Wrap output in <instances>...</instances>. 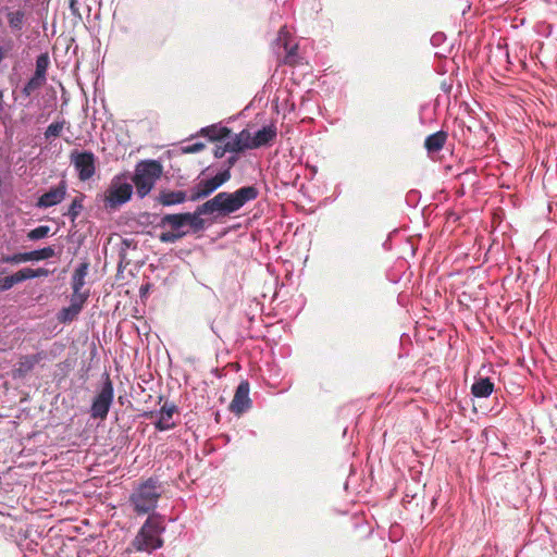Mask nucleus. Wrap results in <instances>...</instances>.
<instances>
[{
	"label": "nucleus",
	"mask_w": 557,
	"mask_h": 557,
	"mask_svg": "<svg viewBox=\"0 0 557 557\" xmlns=\"http://www.w3.org/2000/svg\"><path fill=\"white\" fill-rule=\"evenodd\" d=\"M259 196L256 186H244L233 193L221 191L213 198L202 203V211L226 216L243 208L247 202L253 201Z\"/></svg>",
	"instance_id": "obj_1"
},
{
	"label": "nucleus",
	"mask_w": 557,
	"mask_h": 557,
	"mask_svg": "<svg viewBox=\"0 0 557 557\" xmlns=\"http://www.w3.org/2000/svg\"><path fill=\"white\" fill-rule=\"evenodd\" d=\"M164 529V521L160 516H149L133 541L135 549L137 552H152L162 547L163 540L160 535Z\"/></svg>",
	"instance_id": "obj_2"
},
{
	"label": "nucleus",
	"mask_w": 557,
	"mask_h": 557,
	"mask_svg": "<svg viewBox=\"0 0 557 557\" xmlns=\"http://www.w3.org/2000/svg\"><path fill=\"white\" fill-rule=\"evenodd\" d=\"M162 172L163 168L157 160L140 161L136 165L132 181L140 198L146 197L151 191Z\"/></svg>",
	"instance_id": "obj_3"
},
{
	"label": "nucleus",
	"mask_w": 557,
	"mask_h": 557,
	"mask_svg": "<svg viewBox=\"0 0 557 557\" xmlns=\"http://www.w3.org/2000/svg\"><path fill=\"white\" fill-rule=\"evenodd\" d=\"M161 496L160 485L157 480L150 478L138 486L131 495V503L138 515L152 511Z\"/></svg>",
	"instance_id": "obj_4"
},
{
	"label": "nucleus",
	"mask_w": 557,
	"mask_h": 557,
	"mask_svg": "<svg viewBox=\"0 0 557 557\" xmlns=\"http://www.w3.org/2000/svg\"><path fill=\"white\" fill-rule=\"evenodd\" d=\"M114 397L113 383L110 379L109 373H104V381L99 393L95 396L90 413L95 419H106Z\"/></svg>",
	"instance_id": "obj_5"
},
{
	"label": "nucleus",
	"mask_w": 557,
	"mask_h": 557,
	"mask_svg": "<svg viewBox=\"0 0 557 557\" xmlns=\"http://www.w3.org/2000/svg\"><path fill=\"white\" fill-rule=\"evenodd\" d=\"M231 180V171L228 169L218 173L215 176L199 181L190 189V201H198L205 199L213 194L219 187Z\"/></svg>",
	"instance_id": "obj_6"
},
{
	"label": "nucleus",
	"mask_w": 557,
	"mask_h": 557,
	"mask_svg": "<svg viewBox=\"0 0 557 557\" xmlns=\"http://www.w3.org/2000/svg\"><path fill=\"white\" fill-rule=\"evenodd\" d=\"M71 163L83 182L90 180L96 173V156L91 151L74 150L70 154Z\"/></svg>",
	"instance_id": "obj_7"
},
{
	"label": "nucleus",
	"mask_w": 557,
	"mask_h": 557,
	"mask_svg": "<svg viewBox=\"0 0 557 557\" xmlns=\"http://www.w3.org/2000/svg\"><path fill=\"white\" fill-rule=\"evenodd\" d=\"M50 271L45 268L32 269L24 268L20 271L15 272L12 275L0 278V292L11 289L15 284H18L25 280L36 278V277H47L50 275Z\"/></svg>",
	"instance_id": "obj_8"
},
{
	"label": "nucleus",
	"mask_w": 557,
	"mask_h": 557,
	"mask_svg": "<svg viewBox=\"0 0 557 557\" xmlns=\"http://www.w3.org/2000/svg\"><path fill=\"white\" fill-rule=\"evenodd\" d=\"M133 194V187L128 183H112L104 196L106 207L116 209L127 202Z\"/></svg>",
	"instance_id": "obj_9"
},
{
	"label": "nucleus",
	"mask_w": 557,
	"mask_h": 557,
	"mask_svg": "<svg viewBox=\"0 0 557 557\" xmlns=\"http://www.w3.org/2000/svg\"><path fill=\"white\" fill-rule=\"evenodd\" d=\"M250 385L248 381H242L237 386L234 397L230 404V410L233 413L242 414L251 406L249 398Z\"/></svg>",
	"instance_id": "obj_10"
},
{
	"label": "nucleus",
	"mask_w": 557,
	"mask_h": 557,
	"mask_svg": "<svg viewBox=\"0 0 557 557\" xmlns=\"http://www.w3.org/2000/svg\"><path fill=\"white\" fill-rule=\"evenodd\" d=\"M67 190V184L65 181H61L57 186L51 187L48 191L42 194L38 200L36 206L38 208H49L52 206H57L61 203L65 196Z\"/></svg>",
	"instance_id": "obj_11"
},
{
	"label": "nucleus",
	"mask_w": 557,
	"mask_h": 557,
	"mask_svg": "<svg viewBox=\"0 0 557 557\" xmlns=\"http://www.w3.org/2000/svg\"><path fill=\"white\" fill-rule=\"evenodd\" d=\"M42 352L21 356L15 368L12 371L13 377H25L35 368V366L42 360Z\"/></svg>",
	"instance_id": "obj_12"
},
{
	"label": "nucleus",
	"mask_w": 557,
	"mask_h": 557,
	"mask_svg": "<svg viewBox=\"0 0 557 557\" xmlns=\"http://www.w3.org/2000/svg\"><path fill=\"white\" fill-rule=\"evenodd\" d=\"M177 408L174 404L165 403L159 411V419L154 424L156 429L158 431H168L173 429L175 426V423L172 422L171 420Z\"/></svg>",
	"instance_id": "obj_13"
},
{
	"label": "nucleus",
	"mask_w": 557,
	"mask_h": 557,
	"mask_svg": "<svg viewBox=\"0 0 557 557\" xmlns=\"http://www.w3.org/2000/svg\"><path fill=\"white\" fill-rule=\"evenodd\" d=\"M277 131L274 125L264 126L252 136V147L257 149L267 146L275 139Z\"/></svg>",
	"instance_id": "obj_14"
},
{
	"label": "nucleus",
	"mask_w": 557,
	"mask_h": 557,
	"mask_svg": "<svg viewBox=\"0 0 557 557\" xmlns=\"http://www.w3.org/2000/svg\"><path fill=\"white\" fill-rule=\"evenodd\" d=\"M89 263L82 262L74 271L71 280L73 292H85L86 276L88 274Z\"/></svg>",
	"instance_id": "obj_15"
},
{
	"label": "nucleus",
	"mask_w": 557,
	"mask_h": 557,
	"mask_svg": "<svg viewBox=\"0 0 557 557\" xmlns=\"http://www.w3.org/2000/svg\"><path fill=\"white\" fill-rule=\"evenodd\" d=\"M494 391V383L490 377H479L471 386V393L474 397L486 398Z\"/></svg>",
	"instance_id": "obj_16"
},
{
	"label": "nucleus",
	"mask_w": 557,
	"mask_h": 557,
	"mask_svg": "<svg viewBox=\"0 0 557 557\" xmlns=\"http://www.w3.org/2000/svg\"><path fill=\"white\" fill-rule=\"evenodd\" d=\"M446 140L447 133L444 131H438L425 138L424 147L429 152H437L444 147Z\"/></svg>",
	"instance_id": "obj_17"
},
{
	"label": "nucleus",
	"mask_w": 557,
	"mask_h": 557,
	"mask_svg": "<svg viewBox=\"0 0 557 557\" xmlns=\"http://www.w3.org/2000/svg\"><path fill=\"white\" fill-rule=\"evenodd\" d=\"M187 194L184 190H164L159 195V202L163 206H173L185 202Z\"/></svg>",
	"instance_id": "obj_18"
},
{
	"label": "nucleus",
	"mask_w": 557,
	"mask_h": 557,
	"mask_svg": "<svg viewBox=\"0 0 557 557\" xmlns=\"http://www.w3.org/2000/svg\"><path fill=\"white\" fill-rule=\"evenodd\" d=\"M202 210V205H200L196 208V210L193 213L187 212V225L195 233L202 231L205 228V220L201 218V215L213 214L212 212H205Z\"/></svg>",
	"instance_id": "obj_19"
},
{
	"label": "nucleus",
	"mask_w": 557,
	"mask_h": 557,
	"mask_svg": "<svg viewBox=\"0 0 557 557\" xmlns=\"http://www.w3.org/2000/svg\"><path fill=\"white\" fill-rule=\"evenodd\" d=\"M187 212L186 213H175V214H165L160 222L161 226L169 225L172 230L176 232H182L181 228L187 225Z\"/></svg>",
	"instance_id": "obj_20"
},
{
	"label": "nucleus",
	"mask_w": 557,
	"mask_h": 557,
	"mask_svg": "<svg viewBox=\"0 0 557 557\" xmlns=\"http://www.w3.org/2000/svg\"><path fill=\"white\" fill-rule=\"evenodd\" d=\"M230 133V128L224 126L219 127L216 125H211L200 131L201 135L208 137L212 141L224 139L228 137Z\"/></svg>",
	"instance_id": "obj_21"
},
{
	"label": "nucleus",
	"mask_w": 557,
	"mask_h": 557,
	"mask_svg": "<svg viewBox=\"0 0 557 557\" xmlns=\"http://www.w3.org/2000/svg\"><path fill=\"white\" fill-rule=\"evenodd\" d=\"M55 256L53 246H48L38 250L27 252V261L47 260Z\"/></svg>",
	"instance_id": "obj_22"
},
{
	"label": "nucleus",
	"mask_w": 557,
	"mask_h": 557,
	"mask_svg": "<svg viewBox=\"0 0 557 557\" xmlns=\"http://www.w3.org/2000/svg\"><path fill=\"white\" fill-rule=\"evenodd\" d=\"M81 310L73 306L64 307L57 313V320L60 323L67 324L77 319Z\"/></svg>",
	"instance_id": "obj_23"
},
{
	"label": "nucleus",
	"mask_w": 557,
	"mask_h": 557,
	"mask_svg": "<svg viewBox=\"0 0 557 557\" xmlns=\"http://www.w3.org/2000/svg\"><path fill=\"white\" fill-rule=\"evenodd\" d=\"M47 82V78H41L33 75L22 89L25 97H30L35 91L39 90Z\"/></svg>",
	"instance_id": "obj_24"
},
{
	"label": "nucleus",
	"mask_w": 557,
	"mask_h": 557,
	"mask_svg": "<svg viewBox=\"0 0 557 557\" xmlns=\"http://www.w3.org/2000/svg\"><path fill=\"white\" fill-rule=\"evenodd\" d=\"M90 296V290L88 288L85 292H73L70 297V305L77 308L78 310H83L85 304L87 302Z\"/></svg>",
	"instance_id": "obj_25"
},
{
	"label": "nucleus",
	"mask_w": 557,
	"mask_h": 557,
	"mask_svg": "<svg viewBox=\"0 0 557 557\" xmlns=\"http://www.w3.org/2000/svg\"><path fill=\"white\" fill-rule=\"evenodd\" d=\"M25 13L21 10L10 11L7 13L9 26L12 29L21 30L24 24Z\"/></svg>",
	"instance_id": "obj_26"
},
{
	"label": "nucleus",
	"mask_w": 557,
	"mask_h": 557,
	"mask_svg": "<svg viewBox=\"0 0 557 557\" xmlns=\"http://www.w3.org/2000/svg\"><path fill=\"white\" fill-rule=\"evenodd\" d=\"M49 63L50 60L47 53H41L40 55H38L36 59V69L34 75L41 78H47L46 75Z\"/></svg>",
	"instance_id": "obj_27"
},
{
	"label": "nucleus",
	"mask_w": 557,
	"mask_h": 557,
	"mask_svg": "<svg viewBox=\"0 0 557 557\" xmlns=\"http://www.w3.org/2000/svg\"><path fill=\"white\" fill-rule=\"evenodd\" d=\"M66 124L65 120L58 121L51 123L45 131L44 135L47 140H50L52 138H57L61 135L64 126Z\"/></svg>",
	"instance_id": "obj_28"
},
{
	"label": "nucleus",
	"mask_w": 557,
	"mask_h": 557,
	"mask_svg": "<svg viewBox=\"0 0 557 557\" xmlns=\"http://www.w3.org/2000/svg\"><path fill=\"white\" fill-rule=\"evenodd\" d=\"M284 57L283 63L289 66H296L300 63V57L298 54V45L295 44L288 47Z\"/></svg>",
	"instance_id": "obj_29"
},
{
	"label": "nucleus",
	"mask_w": 557,
	"mask_h": 557,
	"mask_svg": "<svg viewBox=\"0 0 557 557\" xmlns=\"http://www.w3.org/2000/svg\"><path fill=\"white\" fill-rule=\"evenodd\" d=\"M83 198H84V195H81L79 197H75L69 209H67V212L65 213L72 221H75V219L81 214L82 210H83Z\"/></svg>",
	"instance_id": "obj_30"
},
{
	"label": "nucleus",
	"mask_w": 557,
	"mask_h": 557,
	"mask_svg": "<svg viewBox=\"0 0 557 557\" xmlns=\"http://www.w3.org/2000/svg\"><path fill=\"white\" fill-rule=\"evenodd\" d=\"M236 139L240 144L243 151L246 149H255L252 147V136L248 129H243L240 133L236 134Z\"/></svg>",
	"instance_id": "obj_31"
},
{
	"label": "nucleus",
	"mask_w": 557,
	"mask_h": 557,
	"mask_svg": "<svg viewBox=\"0 0 557 557\" xmlns=\"http://www.w3.org/2000/svg\"><path fill=\"white\" fill-rule=\"evenodd\" d=\"M50 232V227L47 226V225H40L34 230H30L28 233H27V238L29 240H37V239H41V238H45L48 236Z\"/></svg>",
	"instance_id": "obj_32"
},
{
	"label": "nucleus",
	"mask_w": 557,
	"mask_h": 557,
	"mask_svg": "<svg viewBox=\"0 0 557 557\" xmlns=\"http://www.w3.org/2000/svg\"><path fill=\"white\" fill-rule=\"evenodd\" d=\"M186 235V232H176L174 230L169 232H163L159 235V239L162 243H175L178 239L183 238Z\"/></svg>",
	"instance_id": "obj_33"
},
{
	"label": "nucleus",
	"mask_w": 557,
	"mask_h": 557,
	"mask_svg": "<svg viewBox=\"0 0 557 557\" xmlns=\"http://www.w3.org/2000/svg\"><path fill=\"white\" fill-rule=\"evenodd\" d=\"M0 260L3 263H11V264L28 262L27 261V252H18V253L12 255V256H2Z\"/></svg>",
	"instance_id": "obj_34"
},
{
	"label": "nucleus",
	"mask_w": 557,
	"mask_h": 557,
	"mask_svg": "<svg viewBox=\"0 0 557 557\" xmlns=\"http://www.w3.org/2000/svg\"><path fill=\"white\" fill-rule=\"evenodd\" d=\"M290 34L286 30V27H282L278 32V36L276 42L278 46H282L284 50H287L289 47Z\"/></svg>",
	"instance_id": "obj_35"
},
{
	"label": "nucleus",
	"mask_w": 557,
	"mask_h": 557,
	"mask_svg": "<svg viewBox=\"0 0 557 557\" xmlns=\"http://www.w3.org/2000/svg\"><path fill=\"white\" fill-rule=\"evenodd\" d=\"M226 146V149H228V152H240L243 151V148L238 140L236 139V135L227 140V143L224 145Z\"/></svg>",
	"instance_id": "obj_36"
},
{
	"label": "nucleus",
	"mask_w": 557,
	"mask_h": 557,
	"mask_svg": "<svg viewBox=\"0 0 557 557\" xmlns=\"http://www.w3.org/2000/svg\"><path fill=\"white\" fill-rule=\"evenodd\" d=\"M205 149V144L202 143H195L193 145H188L184 147V152L186 153H196Z\"/></svg>",
	"instance_id": "obj_37"
},
{
	"label": "nucleus",
	"mask_w": 557,
	"mask_h": 557,
	"mask_svg": "<svg viewBox=\"0 0 557 557\" xmlns=\"http://www.w3.org/2000/svg\"><path fill=\"white\" fill-rule=\"evenodd\" d=\"M69 8L72 15L82 21L83 16L79 12L77 0H70Z\"/></svg>",
	"instance_id": "obj_38"
},
{
	"label": "nucleus",
	"mask_w": 557,
	"mask_h": 557,
	"mask_svg": "<svg viewBox=\"0 0 557 557\" xmlns=\"http://www.w3.org/2000/svg\"><path fill=\"white\" fill-rule=\"evenodd\" d=\"M225 152H228V149H226V146H216L214 149V157L215 158H222Z\"/></svg>",
	"instance_id": "obj_39"
},
{
	"label": "nucleus",
	"mask_w": 557,
	"mask_h": 557,
	"mask_svg": "<svg viewBox=\"0 0 557 557\" xmlns=\"http://www.w3.org/2000/svg\"><path fill=\"white\" fill-rule=\"evenodd\" d=\"M236 162V157H231L228 159V170L231 171V166H233V164Z\"/></svg>",
	"instance_id": "obj_40"
},
{
	"label": "nucleus",
	"mask_w": 557,
	"mask_h": 557,
	"mask_svg": "<svg viewBox=\"0 0 557 557\" xmlns=\"http://www.w3.org/2000/svg\"><path fill=\"white\" fill-rule=\"evenodd\" d=\"M3 91L0 89V109H3Z\"/></svg>",
	"instance_id": "obj_41"
}]
</instances>
